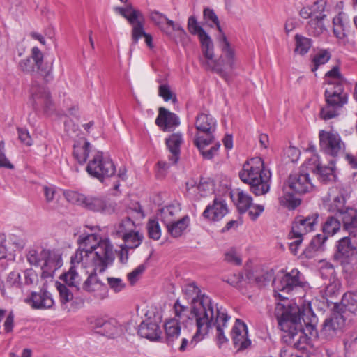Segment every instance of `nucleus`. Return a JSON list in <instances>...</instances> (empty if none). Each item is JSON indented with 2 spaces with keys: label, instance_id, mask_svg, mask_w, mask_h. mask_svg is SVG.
<instances>
[{
  "label": "nucleus",
  "instance_id": "obj_1",
  "mask_svg": "<svg viewBox=\"0 0 357 357\" xmlns=\"http://www.w3.org/2000/svg\"><path fill=\"white\" fill-rule=\"evenodd\" d=\"M308 314L305 313L303 308L296 304L278 303L275 309V317L279 326L284 332V341L294 349H305L308 340L304 332L303 325L310 330L313 329L317 322L314 314L309 310Z\"/></svg>",
  "mask_w": 357,
  "mask_h": 357
},
{
  "label": "nucleus",
  "instance_id": "obj_2",
  "mask_svg": "<svg viewBox=\"0 0 357 357\" xmlns=\"http://www.w3.org/2000/svg\"><path fill=\"white\" fill-rule=\"evenodd\" d=\"M210 305L209 300L205 298L194 307L193 314L195 317L197 331L193 335L190 344H197L208 334L212 327L215 326L217 343L220 348L224 343L228 342L224 333V328L227 327L230 317L222 307L215 306V309H212Z\"/></svg>",
  "mask_w": 357,
  "mask_h": 357
},
{
  "label": "nucleus",
  "instance_id": "obj_3",
  "mask_svg": "<svg viewBox=\"0 0 357 357\" xmlns=\"http://www.w3.org/2000/svg\"><path fill=\"white\" fill-rule=\"evenodd\" d=\"M199 38L203 56L199 57L202 66L206 70L218 74L225 81L229 82L230 73L236 68V59L234 50L225 33L219 38L222 54L218 59H215L213 43L206 32H202Z\"/></svg>",
  "mask_w": 357,
  "mask_h": 357
},
{
  "label": "nucleus",
  "instance_id": "obj_4",
  "mask_svg": "<svg viewBox=\"0 0 357 357\" xmlns=\"http://www.w3.org/2000/svg\"><path fill=\"white\" fill-rule=\"evenodd\" d=\"M241 180L250 185V191L256 196L266 194L270 190L271 173L264 168L261 158H253L245 162L239 172Z\"/></svg>",
  "mask_w": 357,
  "mask_h": 357
},
{
  "label": "nucleus",
  "instance_id": "obj_5",
  "mask_svg": "<svg viewBox=\"0 0 357 357\" xmlns=\"http://www.w3.org/2000/svg\"><path fill=\"white\" fill-rule=\"evenodd\" d=\"M357 237L348 236L340 238L336 245L333 259L342 266V271L348 282L357 278Z\"/></svg>",
  "mask_w": 357,
  "mask_h": 357
},
{
  "label": "nucleus",
  "instance_id": "obj_6",
  "mask_svg": "<svg viewBox=\"0 0 357 357\" xmlns=\"http://www.w3.org/2000/svg\"><path fill=\"white\" fill-rule=\"evenodd\" d=\"M43 54L38 47L31 49V55L18 63V69L24 73L30 74L33 77L38 75L43 77L47 83L53 79L52 63L44 62Z\"/></svg>",
  "mask_w": 357,
  "mask_h": 357
},
{
  "label": "nucleus",
  "instance_id": "obj_7",
  "mask_svg": "<svg viewBox=\"0 0 357 357\" xmlns=\"http://www.w3.org/2000/svg\"><path fill=\"white\" fill-rule=\"evenodd\" d=\"M324 96L326 104L320 111V117L324 120L337 116L339 111L348 102V93L344 91V86H328Z\"/></svg>",
  "mask_w": 357,
  "mask_h": 357
},
{
  "label": "nucleus",
  "instance_id": "obj_8",
  "mask_svg": "<svg viewBox=\"0 0 357 357\" xmlns=\"http://www.w3.org/2000/svg\"><path fill=\"white\" fill-rule=\"evenodd\" d=\"M86 258L89 259L95 272H104L115 259L112 244L109 239H100L96 248L86 254Z\"/></svg>",
  "mask_w": 357,
  "mask_h": 357
},
{
  "label": "nucleus",
  "instance_id": "obj_9",
  "mask_svg": "<svg viewBox=\"0 0 357 357\" xmlns=\"http://www.w3.org/2000/svg\"><path fill=\"white\" fill-rule=\"evenodd\" d=\"M86 171L91 176L103 183L105 179L114 176L116 169L112 159L104 157L102 151H97L89 160Z\"/></svg>",
  "mask_w": 357,
  "mask_h": 357
},
{
  "label": "nucleus",
  "instance_id": "obj_10",
  "mask_svg": "<svg viewBox=\"0 0 357 357\" xmlns=\"http://www.w3.org/2000/svg\"><path fill=\"white\" fill-rule=\"evenodd\" d=\"M301 277L302 274L296 268L281 276H277L273 280L274 291L278 292L279 296L283 299L287 298L281 293L289 294L293 291L304 289L307 287V282L303 281Z\"/></svg>",
  "mask_w": 357,
  "mask_h": 357
},
{
  "label": "nucleus",
  "instance_id": "obj_11",
  "mask_svg": "<svg viewBox=\"0 0 357 357\" xmlns=\"http://www.w3.org/2000/svg\"><path fill=\"white\" fill-rule=\"evenodd\" d=\"M30 102L36 112L49 114L54 109V103L50 92L44 86L33 81L30 89Z\"/></svg>",
  "mask_w": 357,
  "mask_h": 357
},
{
  "label": "nucleus",
  "instance_id": "obj_12",
  "mask_svg": "<svg viewBox=\"0 0 357 357\" xmlns=\"http://www.w3.org/2000/svg\"><path fill=\"white\" fill-rule=\"evenodd\" d=\"M195 126L197 132L194 139H197L198 145L215 140L214 133L216 130L217 122L211 114L206 113L198 114Z\"/></svg>",
  "mask_w": 357,
  "mask_h": 357
},
{
  "label": "nucleus",
  "instance_id": "obj_13",
  "mask_svg": "<svg viewBox=\"0 0 357 357\" xmlns=\"http://www.w3.org/2000/svg\"><path fill=\"white\" fill-rule=\"evenodd\" d=\"M320 149L333 158L344 153L345 144L337 133L321 130L319 133Z\"/></svg>",
  "mask_w": 357,
  "mask_h": 357
},
{
  "label": "nucleus",
  "instance_id": "obj_14",
  "mask_svg": "<svg viewBox=\"0 0 357 357\" xmlns=\"http://www.w3.org/2000/svg\"><path fill=\"white\" fill-rule=\"evenodd\" d=\"M72 197L74 198L79 204L93 211L100 212L105 214H112L115 211L116 204L109 199L95 197H87L76 192L72 193Z\"/></svg>",
  "mask_w": 357,
  "mask_h": 357
},
{
  "label": "nucleus",
  "instance_id": "obj_15",
  "mask_svg": "<svg viewBox=\"0 0 357 357\" xmlns=\"http://www.w3.org/2000/svg\"><path fill=\"white\" fill-rule=\"evenodd\" d=\"M84 259L86 260V263L89 262V259L85 257L84 250L81 249L79 246L75 253L71 257L72 266L69 271L60 276V279L62 280L66 284L68 287L74 288L77 291L81 289V277L78 274L76 270V264H79Z\"/></svg>",
  "mask_w": 357,
  "mask_h": 357
},
{
  "label": "nucleus",
  "instance_id": "obj_16",
  "mask_svg": "<svg viewBox=\"0 0 357 357\" xmlns=\"http://www.w3.org/2000/svg\"><path fill=\"white\" fill-rule=\"evenodd\" d=\"M149 312L145 315L146 319L144 320L138 327V334L144 338L151 341H158L161 338L162 331L160 324L162 317L160 314L154 313L153 316H149Z\"/></svg>",
  "mask_w": 357,
  "mask_h": 357
},
{
  "label": "nucleus",
  "instance_id": "obj_17",
  "mask_svg": "<svg viewBox=\"0 0 357 357\" xmlns=\"http://www.w3.org/2000/svg\"><path fill=\"white\" fill-rule=\"evenodd\" d=\"M284 185L296 195L310 193L314 188L309 174L304 172L290 174Z\"/></svg>",
  "mask_w": 357,
  "mask_h": 357
},
{
  "label": "nucleus",
  "instance_id": "obj_18",
  "mask_svg": "<svg viewBox=\"0 0 357 357\" xmlns=\"http://www.w3.org/2000/svg\"><path fill=\"white\" fill-rule=\"evenodd\" d=\"M89 324L95 333L109 338H114L121 333L120 326L114 319L91 317L89 319Z\"/></svg>",
  "mask_w": 357,
  "mask_h": 357
},
{
  "label": "nucleus",
  "instance_id": "obj_19",
  "mask_svg": "<svg viewBox=\"0 0 357 357\" xmlns=\"http://www.w3.org/2000/svg\"><path fill=\"white\" fill-rule=\"evenodd\" d=\"M334 312L327 317L320 330V335L327 340H331L340 334L344 326L345 319L339 310L334 307Z\"/></svg>",
  "mask_w": 357,
  "mask_h": 357
},
{
  "label": "nucleus",
  "instance_id": "obj_20",
  "mask_svg": "<svg viewBox=\"0 0 357 357\" xmlns=\"http://www.w3.org/2000/svg\"><path fill=\"white\" fill-rule=\"evenodd\" d=\"M319 214L317 213H312L306 217L300 215L297 216L293 222L291 231L289 235L293 237H303L314 230L315 227L318 224Z\"/></svg>",
  "mask_w": 357,
  "mask_h": 357
},
{
  "label": "nucleus",
  "instance_id": "obj_21",
  "mask_svg": "<svg viewBox=\"0 0 357 357\" xmlns=\"http://www.w3.org/2000/svg\"><path fill=\"white\" fill-rule=\"evenodd\" d=\"M24 302L35 310L50 309L54 305L52 294L43 287L39 291H32Z\"/></svg>",
  "mask_w": 357,
  "mask_h": 357
},
{
  "label": "nucleus",
  "instance_id": "obj_22",
  "mask_svg": "<svg viewBox=\"0 0 357 357\" xmlns=\"http://www.w3.org/2000/svg\"><path fill=\"white\" fill-rule=\"evenodd\" d=\"M45 254L41 266V278L44 279L52 278L54 271L63 264L61 255L59 252L46 248Z\"/></svg>",
  "mask_w": 357,
  "mask_h": 357
},
{
  "label": "nucleus",
  "instance_id": "obj_23",
  "mask_svg": "<svg viewBox=\"0 0 357 357\" xmlns=\"http://www.w3.org/2000/svg\"><path fill=\"white\" fill-rule=\"evenodd\" d=\"M231 333L234 346L238 351H243L250 347L251 341L248 337V327L243 321L236 319Z\"/></svg>",
  "mask_w": 357,
  "mask_h": 357
},
{
  "label": "nucleus",
  "instance_id": "obj_24",
  "mask_svg": "<svg viewBox=\"0 0 357 357\" xmlns=\"http://www.w3.org/2000/svg\"><path fill=\"white\" fill-rule=\"evenodd\" d=\"M228 213L225 201L220 197L215 198L213 204H209L204 211L202 215L211 221L221 220Z\"/></svg>",
  "mask_w": 357,
  "mask_h": 357
},
{
  "label": "nucleus",
  "instance_id": "obj_25",
  "mask_svg": "<svg viewBox=\"0 0 357 357\" xmlns=\"http://www.w3.org/2000/svg\"><path fill=\"white\" fill-rule=\"evenodd\" d=\"M82 289L86 292L93 294L96 298L100 299H103L107 296V286L99 280L96 273H91L88 276L84 282Z\"/></svg>",
  "mask_w": 357,
  "mask_h": 357
},
{
  "label": "nucleus",
  "instance_id": "obj_26",
  "mask_svg": "<svg viewBox=\"0 0 357 357\" xmlns=\"http://www.w3.org/2000/svg\"><path fill=\"white\" fill-rule=\"evenodd\" d=\"M183 292L188 299H191L190 314L192 318L195 319V317L194 316L195 314H193L194 307H195L198 303H201L205 298H208L209 300L211 308H215V305L213 303L211 298L205 294H201V291L195 283L192 282L185 284L183 288Z\"/></svg>",
  "mask_w": 357,
  "mask_h": 357
},
{
  "label": "nucleus",
  "instance_id": "obj_27",
  "mask_svg": "<svg viewBox=\"0 0 357 357\" xmlns=\"http://www.w3.org/2000/svg\"><path fill=\"white\" fill-rule=\"evenodd\" d=\"M155 123L163 131L167 132L178 126L180 124V121L176 114L169 112L165 107H160L158 116L155 119Z\"/></svg>",
  "mask_w": 357,
  "mask_h": 357
},
{
  "label": "nucleus",
  "instance_id": "obj_28",
  "mask_svg": "<svg viewBox=\"0 0 357 357\" xmlns=\"http://www.w3.org/2000/svg\"><path fill=\"white\" fill-rule=\"evenodd\" d=\"M342 222L343 229L353 237H357V210L353 208H347L338 216Z\"/></svg>",
  "mask_w": 357,
  "mask_h": 357
},
{
  "label": "nucleus",
  "instance_id": "obj_29",
  "mask_svg": "<svg viewBox=\"0 0 357 357\" xmlns=\"http://www.w3.org/2000/svg\"><path fill=\"white\" fill-rule=\"evenodd\" d=\"M190 224V218L185 215L179 220H166L165 227L167 233L173 238L181 237Z\"/></svg>",
  "mask_w": 357,
  "mask_h": 357
},
{
  "label": "nucleus",
  "instance_id": "obj_30",
  "mask_svg": "<svg viewBox=\"0 0 357 357\" xmlns=\"http://www.w3.org/2000/svg\"><path fill=\"white\" fill-rule=\"evenodd\" d=\"M334 307L342 313L345 311L356 313L357 312V289L344 294L341 303H335Z\"/></svg>",
  "mask_w": 357,
  "mask_h": 357
},
{
  "label": "nucleus",
  "instance_id": "obj_31",
  "mask_svg": "<svg viewBox=\"0 0 357 357\" xmlns=\"http://www.w3.org/2000/svg\"><path fill=\"white\" fill-rule=\"evenodd\" d=\"M91 149V144L85 138H81L75 142L73 155L80 165L84 164L89 158Z\"/></svg>",
  "mask_w": 357,
  "mask_h": 357
},
{
  "label": "nucleus",
  "instance_id": "obj_32",
  "mask_svg": "<svg viewBox=\"0 0 357 357\" xmlns=\"http://www.w3.org/2000/svg\"><path fill=\"white\" fill-rule=\"evenodd\" d=\"M183 142V137L181 133L172 134L169 138L166 139V145L172 153V155L169 157V160L172 164H176L180 155V147Z\"/></svg>",
  "mask_w": 357,
  "mask_h": 357
},
{
  "label": "nucleus",
  "instance_id": "obj_33",
  "mask_svg": "<svg viewBox=\"0 0 357 357\" xmlns=\"http://www.w3.org/2000/svg\"><path fill=\"white\" fill-rule=\"evenodd\" d=\"M328 239V236L324 234L316 235L310 241L309 245L303 251L306 258L312 259L315 257L317 252L324 250V243Z\"/></svg>",
  "mask_w": 357,
  "mask_h": 357
},
{
  "label": "nucleus",
  "instance_id": "obj_34",
  "mask_svg": "<svg viewBox=\"0 0 357 357\" xmlns=\"http://www.w3.org/2000/svg\"><path fill=\"white\" fill-rule=\"evenodd\" d=\"M164 327L165 341L168 345L173 346L181 334L180 324L176 319H171L165 323Z\"/></svg>",
  "mask_w": 357,
  "mask_h": 357
},
{
  "label": "nucleus",
  "instance_id": "obj_35",
  "mask_svg": "<svg viewBox=\"0 0 357 357\" xmlns=\"http://www.w3.org/2000/svg\"><path fill=\"white\" fill-rule=\"evenodd\" d=\"M99 241L98 235L95 234L82 235L79 237V246L84 250L85 257H86V254H89L96 248V245L99 244Z\"/></svg>",
  "mask_w": 357,
  "mask_h": 357
},
{
  "label": "nucleus",
  "instance_id": "obj_36",
  "mask_svg": "<svg viewBox=\"0 0 357 357\" xmlns=\"http://www.w3.org/2000/svg\"><path fill=\"white\" fill-rule=\"evenodd\" d=\"M215 140H211L208 142H207L206 143H202L199 146L197 143V139L193 140L195 146L197 147L202 157L205 160H211L215 155H218L219 149L220 147V144L219 142H216L209 149H206V147L210 144H213Z\"/></svg>",
  "mask_w": 357,
  "mask_h": 357
},
{
  "label": "nucleus",
  "instance_id": "obj_37",
  "mask_svg": "<svg viewBox=\"0 0 357 357\" xmlns=\"http://www.w3.org/2000/svg\"><path fill=\"white\" fill-rule=\"evenodd\" d=\"M325 82L328 86L337 85L345 86L347 83L346 79L340 73L337 66H334L331 70L326 73Z\"/></svg>",
  "mask_w": 357,
  "mask_h": 357
},
{
  "label": "nucleus",
  "instance_id": "obj_38",
  "mask_svg": "<svg viewBox=\"0 0 357 357\" xmlns=\"http://www.w3.org/2000/svg\"><path fill=\"white\" fill-rule=\"evenodd\" d=\"M283 191L284 195L279 198V203L281 206L289 210H294L301 204V200L295 197L293 195L294 193L289 190V188L285 189L284 184Z\"/></svg>",
  "mask_w": 357,
  "mask_h": 357
},
{
  "label": "nucleus",
  "instance_id": "obj_39",
  "mask_svg": "<svg viewBox=\"0 0 357 357\" xmlns=\"http://www.w3.org/2000/svg\"><path fill=\"white\" fill-rule=\"evenodd\" d=\"M121 238L124 243L123 246L134 250L140 245L144 239V236L135 229L133 231L125 234Z\"/></svg>",
  "mask_w": 357,
  "mask_h": 357
},
{
  "label": "nucleus",
  "instance_id": "obj_40",
  "mask_svg": "<svg viewBox=\"0 0 357 357\" xmlns=\"http://www.w3.org/2000/svg\"><path fill=\"white\" fill-rule=\"evenodd\" d=\"M340 218L334 216H328L322 225V231L324 235L328 236L336 234L340 229L341 223Z\"/></svg>",
  "mask_w": 357,
  "mask_h": 357
},
{
  "label": "nucleus",
  "instance_id": "obj_41",
  "mask_svg": "<svg viewBox=\"0 0 357 357\" xmlns=\"http://www.w3.org/2000/svg\"><path fill=\"white\" fill-rule=\"evenodd\" d=\"M344 13H340L333 19V33L339 39H344L347 36V24L344 22Z\"/></svg>",
  "mask_w": 357,
  "mask_h": 357
},
{
  "label": "nucleus",
  "instance_id": "obj_42",
  "mask_svg": "<svg viewBox=\"0 0 357 357\" xmlns=\"http://www.w3.org/2000/svg\"><path fill=\"white\" fill-rule=\"evenodd\" d=\"M317 171L323 182L335 179V161L331 160L328 166L317 165Z\"/></svg>",
  "mask_w": 357,
  "mask_h": 357
},
{
  "label": "nucleus",
  "instance_id": "obj_43",
  "mask_svg": "<svg viewBox=\"0 0 357 357\" xmlns=\"http://www.w3.org/2000/svg\"><path fill=\"white\" fill-rule=\"evenodd\" d=\"M174 308L175 311L174 319L178 320V323L181 321L184 323L188 320L194 321L195 322V318H192L190 314V310H189L188 307L181 305L178 300L174 303Z\"/></svg>",
  "mask_w": 357,
  "mask_h": 357
},
{
  "label": "nucleus",
  "instance_id": "obj_44",
  "mask_svg": "<svg viewBox=\"0 0 357 357\" xmlns=\"http://www.w3.org/2000/svg\"><path fill=\"white\" fill-rule=\"evenodd\" d=\"M135 229V222L130 217H126L118 224L115 231L119 237L123 238L125 234L133 231Z\"/></svg>",
  "mask_w": 357,
  "mask_h": 357
},
{
  "label": "nucleus",
  "instance_id": "obj_45",
  "mask_svg": "<svg viewBox=\"0 0 357 357\" xmlns=\"http://www.w3.org/2000/svg\"><path fill=\"white\" fill-rule=\"evenodd\" d=\"M46 248H41L40 249H30L26 255L28 262L31 265L36 266H40L45 257Z\"/></svg>",
  "mask_w": 357,
  "mask_h": 357
},
{
  "label": "nucleus",
  "instance_id": "obj_46",
  "mask_svg": "<svg viewBox=\"0 0 357 357\" xmlns=\"http://www.w3.org/2000/svg\"><path fill=\"white\" fill-rule=\"evenodd\" d=\"M331 53L326 50L318 52L312 59L311 70L315 72L320 66L326 63L331 59Z\"/></svg>",
  "mask_w": 357,
  "mask_h": 357
},
{
  "label": "nucleus",
  "instance_id": "obj_47",
  "mask_svg": "<svg viewBox=\"0 0 357 357\" xmlns=\"http://www.w3.org/2000/svg\"><path fill=\"white\" fill-rule=\"evenodd\" d=\"M346 199L342 195H337L334 197L333 202L330 204L329 210L334 213L336 216L341 215V213H344L347 208L351 207L345 206Z\"/></svg>",
  "mask_w": 357,
  "mask_h": 357
},
{
  "label": "nucleus",
  "instance_id": "obj_48",
  "mask_svg": "<svg viewBox=\"0 0 357 357\" xmlns=\"http://www.w3.org/2000/svg\"><path fill=\"white\" fill-rule=\"evenodd\" d=\"M252 202V199L249 195L243 191L238 192L236 206L241 213H245L251 207Z\"/></svg>",
  "mask_w": 357,
  "mask_h": 357
},
{
  "label": "nucleus",
  "instance_id": "obj_49",
  "mask_svg": "<svg viewBox=\"0 0 357 357\" xmlns=\"http://www.w3.org/2000/svg\"><path fill=\"white\" fill-rule=\"evenodd\" d=\"M296 48L295 52L301 55L305 54L312 46V41L310 38L296 34L295 36Z\"/></svg>",
  "mask_w": 357,
  "mask_h": 357
},
{
  "label": "nucleus",
  "instance_id": "obj_50",
  "mask_svg": "<svg viewBox=\"0 0 357 357\" xmlns=\"http://www.w3.org/2000/svg\"><path fill=\"white\" fill-rule=\"evenodd\" d=\"M150 18L151 21L156 24L162 31L165 32L167 35L170 36V31L167 29V22L169 20L165 15L157 11H153L151 13Z\"/></svg>",
  "mask_w": 357,
  "mask_h": 357
},
{
  "label": "nucleus",
  "instance_id": "obj_51",
  "mask_svg": "<svg viewBox=\"0 0 357 357\" xmlns=\"http://www.w3.org/2000/svg\"><path fill=\"white\" fill-rule=\"evenodd\" d=\"M319 272L323 279L331 280L337 278L335 267L330 262L322 261Z\"/></svg>",
  "mask_w": 357,
  "mask_h": 357
},
{
  "label": "nucleus",
  "instance_id": "obj_52",
  "mask_svg": "<svg viewBox=\"0 0 357 357\" xmlns=\"http://www.w3.org/2000/svg\"><path fill=\"white\" fill-rule=\"evenodd\" d=\"M126 213L128 215L127 217H130L131 219H141L145 216L141 205L137 202L130 204L126 208Z\"/></svg>",
  "mask_w": 357,
  "mask_h": 357
},
{
  "label": "nucleus",
  "instance_id": "obj_53",
  "mask_svg": "<svg viewBox=\"0 0 357 357\" xmlns=\"http://www.w3.org/2000/svg\"><path fill=\"white\" fill-rule=\"evenodd\" d=\"M340 287L341 282L337 278L328 280V283L326 284L325 288V296L329 298L335 296L338 294Z\"/></svg>",
  "mask_w": 357,
  "mask_h": 357
},
{
  "label": "nucleus",
  "instance_id": "obj_54",
  "mask_svg": "<svg viewBox=\"0 0 357 357\" xmlns=\"http://www.w3.org/2000/svg\"><path fill=\"white\" fill-rule=\"evenodd\" d=\"M326 4V0H317L310 6L314 17L324 19L326 15L324 13Z\"/></svg>",
  "mask_w": 357,
  "mask_h": 357
},
{
  "label": "nucleus",
  "instance_id": "obj_55",
  "mask_svg": "<svg viewBox=\"0 0 357 357\" xmlns=\"http://www.w3.org/2000/svg\"><path fill=\"white\" fill-rule=\"evenodd\" d=\"M323 20L319 17L311 19L307 25V31L314 36L321 34L324 29Z\"/></svg>",
  "mask_w": 357,
  "mask_h": 357
},
{
  "label": "nucleus",
  "instance_id": "obj_56",
  "mask_svg": "<svg viewBox=\"0 0 357 357\" xmlns=\"http://www.w3.org/2000/svg\"><path fill=\"white\" fill-rule=\"evenodd\" d=\"M57 289L59 292L60 301L65 305L73 298V292L66 284L57 283Z\"/></svg>",
  "mask_w": 357,
  "mask_h": 357
},
{
  "label": "nucleus",
  "instance_id": "obj_57",
  "mask_svg": "<svg viewBox=\"0 0 357 357\" xmlns=\"http://www.w3.org/2000/svg\"><path fill=\"white\" fill-rule=\"evenodd\" d=\"M149 237L153 240H158L161 236V230L158 221L150 220L147 224Z\"/></svg>",
  "mask_w": 357,
  "mask_h": 357
},
{
  "label": "nucleus",
  "instance_id": "obj_58",
  "mask_svg": "<svg viewBox=\"0 0 357 357\" xmlns=\"http://www.w3.org/2000/svg\"><path fill=\"white\" fill-rule=\"evenodd\" d=\"M24 284L26 286H36L38 284V275L33 268H28L24 271Z\"/></svg>",
  "mask_w": 357,
  "mask_h": 357
},
{
  "label": "nucleus",
  "instance_id": "obj_59",
  "mask_svg": "<svg viewBox=\"0 0 357 357\" xmlns=\"http://www.w3.org/2000/svg\"><path fill=\"white\" fill-rule=\"evenodd\" d=\"M158 93L166 102L170 100L173 103L177 102L176 95L172 92L169 86L167 84H160L158 88Z\"/></svg>",
  "mask_w": 357,
  "mask_h": 357
},
{
  "label": "nucleus",
  "instance_id": "obj_60",
  "mask_svg": "<svg viewBox=\"0 0 357 357\" xmlns=\"http://www.w3.org/2000/svg\"><path fill=\"white\" fill-rule=\"evenodd\" d=\"M188 29L190 33L195 35L197 34L199 38L202 36V32H206L202 27H201L197 22V19L195 16H190L188 18Z\"/></svg>",
  "mask_w": 357,
  "mask_h": 357
},
{
  "label": "nucleus",
  "instance_id": "obj_61",
  "mask_svg": "<svg viewBox=\"0 0 357 357\" xmlns=\"http://www.w3.org/2000/svg\"><path fill=\"white\" fill-rule=\"evenodd\" d=\"M203 15H204V17L206 20L211 21L213 24L216 25L218 31L221 34L224 33L222 31V29L220 25L218 17L216 15V14L215 13V12L213 11V10L210 9L208 8H205L204 10Z\"/></svg>",
  "mask_w": 357,
  "mask_h": 357
},
{
  "label": "nucleus",
  "instance_id": "obj_62",
  "mask_svg": "<svg viewBox=\"0 0 357 357\" xmlns=\"http://www.w3.org/2000/svg\"><path fill=\"white\" fill-rule=\"evenodd\" d=\"M146 33L144 30V26L142 22H137L135 25L133 26L132 30V43H137L139 38L144 37Z\"/></svg>",
  "mask_w": 357,
  "mask_h": 357
},
{
  "label": "nucleus",
  "instance_id": "obj_63",
  "mask_svg": "<svg viewBox=\"0 0 357 357\" xmlns=\"http://www.w3.org/2000/svg\"><path fill=\"white\" fill-rule=\"evenodd\" d=\"M107 283L109 288L116 293L121 291L126 287V284L119 278L109 277Z\"/></svg>",
  "mask_w": 357,
  "mask_h": 357
},
{
  "label": "nucleus",
  "instance_id": "obj_64",
  "mask_svg": "<svg viewBox=\"0 0 357 357\" xmlns=\"http://www.w3.org/2000/svg\"><path fill=\"white\" fill-rule=\"evenodd\" d=\"M344 344L347 351H351L357 348V333H349L344 340Z\"/></svg>",
  "mask_w": 357,
  "mask_h": 357
}]
</instances>
